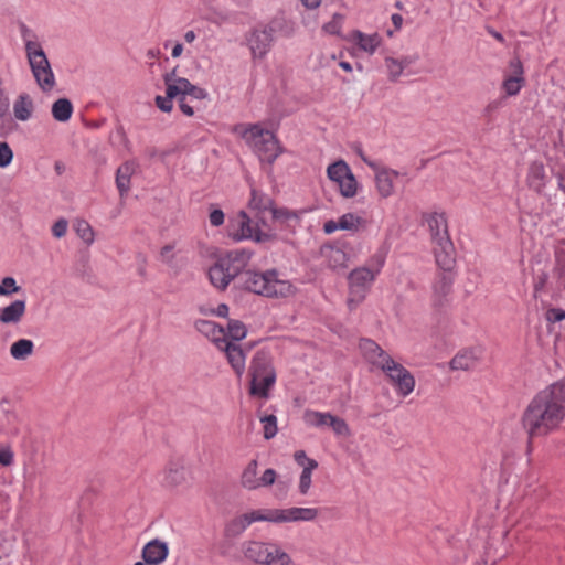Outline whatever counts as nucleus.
Returning a JSON list of instances; mask_svg holds the SVG:
<instances>
[{
  "label": "nucleus",
  "mask_w": 565,
  "mask_h": 565,
  "mask_svg": "<svg viewBox=\"0 0 565 565\" xmlns=\"http://www.w3.org/2000/svg\"><path fill=\"white\" fill-rule=\"evenodd\" d=\"M565 420V380L540 391L526 406L522 427L530 440L557 430Z\"/></svg>",
  "instance_id": "f257e3e1"
},
{
  "label": "nucleus",
  "mask_w": 565,
  "mask_h": 565,
  "mask_svg": "<svg viewBox=\"0 0 565 565\" xmlns=\"http://www.w3.org/2000/svg\"><path fill=\"white\" fill-rule=\"evenodd\" d=\"M359 348L364 359L385 374L387 381L395 388L399 397L405 398L413 393L416 385L413 374L405 366L395 361L375 341L362 339L359 343Z\"/></svg>",
  "instance_id": "f03ea898"
},
{
  "label": "nucleus",
  "mask_w": 565,
  "mask_h": 565,
  "mask_svg": "<svg viewBox=\"0 0 565 565\" xmlns=\"http://www.w3.org/2000/svg\"><path fill=\"white\" fill-rule=\"evenodd\" d=\"M237 284L246 291L267 298H286L292 296L296 291L294 285L281 278L275 269L264 273L243 269Z\"/></svg>",
  "instance_id": "7ed1b4c3"
},
{
  "label": "nucleus",
  "mask_w": 565,
  "mask_h": 565,
  "mask_svg": "<svg viewBox=\"0 0 565 565\" xmlns=\"http://www.w3.org/2000/svg\"><path fill=\"white\" fill-rule=\"evenodd\" d=\"M22 39L32 75L43 93H50L56 85L51 64L36 35L26 28L22 29Z\"/></svg>",
  "instance_id": "20e7f679"
},
{
  "label": "nucleus",
  "mask_w": 565,
  "mask_h": 565,
  "mask_svg": "<svg viewBox=\"0 0 565 565\" xmlns=\"http://www.w3.org/2000/svg\"><path fill=\"white\" fill-rule=\"evenodd\" d=\"M249 394L258 398H268L276 383V370L268 351L258 350L249 362Z\"/></svg>",
  "instance_id": "39448f33"
},
{
  "label": "nucleus",
  "mask_w": 565,
  "mask_h": 565,
  "mask_svg": "<svg viewBox=\"0 0 565 565\" xmlns=\"http://www.w3.org/2000/svg\"><path fill=\"white\" fill-rule=\"evenodd\" d=\"M250 258L252 253L247 249H235L227 253L210 267L207 275L211 284L215 288L224 290L234 278L238 279Z\"/></svg>",
  "instance_id": "423d86ee"
},
{
  "label": "nucleus",
  "mask_w": 565,
  "mask_h": 565,
  "mask_svg": "<svg viewBox=\"0 0 565 565\" xmlns=\"http://www.w3.org/2000/svg\"><path fill=\"white\" fill-rule=\"evenodd\" d=\"M242 137L262 162L271 164L282 152L276 136L260 125L247 126Z\"/></svg>",
  "instance_id": "0eeeda50"
},
{
  "label": "nucleus",
  "mask_w": 565,
  "mask_h": 565,
  "mask_svg": "<svg viewBox=\"0 0 565 565\" xmlns=\"http://www.w3.org/2000/svg\"><path fill=\"white\" fill-rule=\"evenodd\" d=\"M242 551L246 559L257 565H296L291 556L276 542L246 541Z\"/></svg>",
  "instance_id": "6e6552de"
},
{
  "label": "nucleus",
  "mask_w": 565,
  "mask_h": 565,
  "mask_svg": "<svg viewBox=\"0 0 565 565\" xmlns=\"http://www.w3.org/2000/svg\"><path fill=\"white\" fill-rule=\"evenodd\" d=\"M252 525L255 522H310L319 512L316 508L258 509L245 513Z\"/></svg>",
  "instance_id": "1a4fd4ad"
},
{
  "label": "nucleus",
  "mask_w": 565,
  "mask_h": 565,
  "mask_svg": "<svg viewBox=\"0 0 565 565\" xmlns=\"http://www.w3.org/2000/svg\"><path fill=\"white\" fill-rule=\"evenodd\" d=\"M262 221H254L245 211H239L231 217L227 225L228 236L236 242L253 241L256 243H266L273 239L268 231L262 230Z\"/></svg>",
  "instance_id": "9d476101"
},
{
  "label": "nucleus",
  "mask_w": 565,
  "mask_h": 565,
  "mask_svg": "<svg viewBox=\"0 0 565 565\" xmlns=\"http://www.w3.org/2000/svg\"><path fill=\"white\" fill-rule=\"evenodd\" d=\"M362 159L374 173L375 190L381 199H388L394 195L397 185L408 180L406 172H399L390 167L381 166L374 161L367 160L366 158Z\"/></svg>",
  "instance_id": "9b49d317"
},
{
  "label": "nucleus",
  "mask_w": 565,
  "mask_h": 565,
  "mask_svg": "<svg viewBox=\"0 0 565 565\" xmlns=\"http://www.w3.org/2000/svg\"><path fill=\"white\" fill-rule=\"evenodd\" d=\"M326 172L342 198L352 199L358 194L360 184L350 166L343 159L329 164Z\"/></svg>",
  "instance_id": "f8f14e48"
},
{
  "label": "nucleus",
  "mask_w": 565,
  "mask_h": 565,
  "mask_svg": "<svg viewBox=\"0 0 565 565\" xmlns=\"http://www.w3.org/2000/svg\"><path fill=\"white\" fill-rule=\"evenodd\" d=\"M375 278L376 275L364 266L358 267L349 274L348 307L350 310L356 308L365 299Z\"/></svg>",
  "instance_id": "ddd939ff"
},
{
  "label": "nucleus",
  "mask_w": 565,
  "mask_h": 565,
  "mask_svg": "<svg viewBox=\"0 0 565 565\" xmlns=\"http://www.w3.org/2000/svg\"><path fill=\"white\" fill-rule=\"evenodd\" d=\"M302 420L308 427L324 428L330 427L337 436L349 437L351 435L348 423L329 412H318L306 409L302 414Z\"/></svg>",
  "instance_id": "4468645a"
},
{
  "label": "nucleus",
  "mask_w": 565,
  "mask_h": 565,
  "mask_svg": "<svg viewBox=\"0 0 565 565\" xmlns=\"http://www.w3.org/2000/svg\"><path fill=\"white\" fill-rule=\"evenodd\" d=\"M367 220L362 215L353 212H348L341 215L337 221L329 220L323 224V232L328 235L337 231H347L358 233L365 230Z\"/></svg>",
  "instance_id": "2eb2a0df"
},
{
  "label": "nucleus",
  "mask_w": 565,
  "mask_h": 565,
  "mask_svg": "<svg viewBox=\"0 0 565 565\" xmlns=\"http://www.w3.org/2000/svg\"><path fill=\"white\" fill-rule=\"evenodd\" d=\"M273 32L271 28L265 26L248 34L246 41L254 58H263L269 52L274 42Z\"/></svg>",
  "instance_id": "dca6fc26"
},
{
  "label": "nucleus",
  "mask_w": 565,
  "mask_h": 565,
  "mask_svg": "<svg viewBox=\"0 0 565 565\" xmlns=\"http://www.w3.org/2000/svg\"><path fill=\"white\" fill-rule=\"evenodd\" d=\"M344 39L367 55H373L383 42L377 32L367 34L360 30L351 31Z\"/></svg>",
  "instance_id": "f3484780"
},
{
  "label": "nucleus",
  "mask_w": 565,
  "mask_h": 565,
  "mask_svg": "<svg viewBox=\"0 0 565 565\" xmlns=\"http://www.w3.org/2000/svg\"><path fill=\"white\" fill-rule=\"evenodd\" d=\"M218 350L224 352L233 372L241 377L246 369V354L241 345L227 340L226 342H223Z\"/></svg>",
  "instance_id": "a211bd4d"
},
{
  "label": "nucleus",
  "mask_w": 565,
  "mask_h": 565,
  "mask_svg": "<svg viewBox=\"0 0 565 565\" xmlns=\"http://www.w3.org/2000/svg\"><path fill=\"white\" fill-rule=\"evenodd\" d=\"M434 254L437 266L443 270L441 274H451L456 264L451 239L434 244Z\"/></svg>",
  "instance_id": "6ab92c4d"
},
{
  "label": "nucleus",
  "mask_w": 565,
  "mask_h": 565,
  "mask_svg": "<svg viewBox=\"0 0 565 565\" xmlns=\"http://www.w3.org/2000/svg\"><path fill=\"white\" fill-rule=\"evenodd\" d=\"M425 222L429 228L433 244L450 239L447 218L444 213H429L425 216Z\"/></svg>",
  "instance_id": "aec40b11"
},
{
  "label": "nucleus",
  "mask_w": 565,
  "mask_h": 565,
  "mask_svg": "<svg viewBox=\"0 0 565 565\" xmlns=\"http://www.w3.org/2000/svg\"><path fill=\"white\" fill-rule=\"evenodd\" d=\"M274 206L275 204L270 196L254 188L252 189L248 209L254 214L255 218L262 221L263 225H266L264 221V214L266 212L271 213Z\"/></svg>",
  "instance_id": "412c9836"
},
{
  "label": "nucleus",
  "mask_w": 565,
  "mask_h": 565,
  "mask_svg": "<svg viewBox=\"0 0 565 565\" xmlns=\"http://www.w3.org/2000/svg\"><path fill=\"white\" fill-rule=\"evenodd\" d=\"M454 278L451 274H438L433 284L431 302L435 307H441L450 295Z\"/></svg>",
  "instance_id": "4be33fe9"
},
{
  "label": "nucleus",
  "mask_w": 565,
  "mask_h": 565,
  "mask_svg": "<svg viewBox=\"0 0 565 565\" xmlns=\"http://www.w3.org/2000/svg\"><path fill=\"white\" fill-rule=\"evenodd\" d=\"M26 312V302L22 299H17L8 306L0 308V324H19Z\"/></svg>",
  "instance_id": "5701e85b"
},
{
  "label": "nucleus",
  "mask_w": 565,
  "mask_h": 565,
  "mask_svg": "<svg viewBox=\"0 0 565 565\" xmlns=\"http://www.w3.org/2000/svg\"><path fill=\"white\" fill-rule=\"evenodd\" d=\"M169 554L168 544L159 540H152L143 546L142 558L147 565H159Z\"/></svg>",
  "instance_id": "b1692460"
},
{
  "label": "nucleus",
  "mask_w": 565,
  "mask_h": 565,
  "mask_svg": "<svg viewBox=\"0 0 565 565\" xmlns=\"http://www.w3.org/2000/svg\"><path fill=\"white\" fill-rule=\"evenodd\" d=\"M163 82L166 85V94L169 97H174L178 99L181 97H186V90L190 86V81L178 76L175 70L166 73L163 75Z\"/></svg>",
  "instance_id": "393cba45"
},
{
  "label": "nucleus",
  "mask_w": 565,
  "mask_h": 565,
  "mask_svg": "<svg viewBox=\"0 0 565 565\" xmlns=\"http://www.w3.org/2000/svg\"><path fill=\"white\" fill-rule=\"evenodd\" d=\"M481 358L478 349H467L458 352L450 361V367L456 371H469L475 369Z\"/></svg>",
  "instance_id": "a878e982"
},
{
  "label": "nucleus",
  "mask_w": 565,
  "mask_h": 565,
  "mask_svg": "<svg viewBox=\"0 0 565 565\" xmlns=\"http://www.w3.org/2000/svg\"><path fill=\"white\" fill-rule=\"evenodd\" d=\"M547 182V175L545 171V167L542 162L533 161L530 163L526 174V184L527 186L541 193L545 188Z\"/></svg>",
  "instance_id": "bb28decb"
},
{
  "label": "nucleus",
  "mask_w": 565,
  "mask_h": 565,
  "mask_svg": "<svg viewBox=\"0 0 565 565\" xmlns=\"http://www.w3.org/2000/svg\"><path fill=\"white\" fill-rule=\"evenodd\" d=\"M137 164L134 161H127L119 166L116 172V186L121 199H125L130 191V180L136 172Z\"/></svg>",
  "instance_id": "cd10ccee"
},
{
  "label": "nucleus",
  "mask_w": 565,
  "mask_h": 565,
  "mask_svg": "<svg viewBox=\"0 0 565 565\" xmlns=\"http://www.w3.org/2000/svg\"><path fill=\"white\" fill-rule=\"evenodd\" d=\"M303 212L290 210L288 207L274 206L271 211L273 221L279 226L295 228L300 224Z\"/></svg>",
  "instance_id": "c85d7f7f"
},
{
  "label": "nucleus",
  "mask_w": 565,
  "mask_h": 565,
  "mask_svg": "<svg viewBox=\"0 0 565 565\" xmlns=\"http://www.w3.org/2000/svg\"><path fill=\"white\" fill-rule=\"evenodd\" d=\"M195 327L201 333L210 338L211 341L216 344L217 349L223 344V342L228 340L226 339L225 330L213 321L199 320L196 321Z\"/></svg>",
  "instance_id": "c756f323"
},
{
  "label": "nucleus",
  "mask_w": 565,
  "mask_h": 565,
  "mask_svg": "<svg viewBox=\"0 0 565 565\" xmlns=\"http://www.w3.org/2000/svg\"><path fill=\"white\" fill-rule=\"evenodd\" d=\"M34 111V103L28 93L20 94L13 103V115L19 121H28Z\"/></svg>",
  "instance_id": "7c9ffc66"
},
{
  "label": "nucleus",
  "mask_w": 565,
  "mask_h": 565,
  "mask_svg": "<svg viewBox=\"0 0 565 565\" xmlns=\"http://www.w3.org/2000/svg\"><path fill=\"white\" fill-rule=\"evenodd\" d=\"M159 260L177 271L182 262L181 250L178 248L177 243H169L161 247L159 253Z\"/></svg>",
  "instance_id": "2f4dec72"
},
{
  "label": "nucleus",
  "mask_w": 565,
  "mask_h": 565,
  "mask_svg": "<svg viewBox=\"0 0 565 565\" xmlns=\"http://www.w3.org/2000/svg\"><path fill=\"white\" fill-rule=\"evenodd\" d=\"M188 471L184 467L179 465H170L163 477V484L168 488L175 489L186 484Z\"/></svg>",
  "instance_id": "473e14b6"
},
{
  "label": "nucleus",
  "mask_w": 565,
  "mask_h": 565,
  "mask_svg": "<svg viewBox=\"0 0 565 565\" xmlns=\"http://www.w3.org/2000/svg\"><path fill=\"white\" fill-rule=\"evenodd\" d=\"M34 342L30 339H19L9 349L10 355L17 361H24L34 353Z\"/></svg>",
  "instance_id": "72a5a7b5"
},
{
  "label": "nucleus",
  "mask_w": 565,
  "mask_h": 565,
  "mask_svg": "<svg viewBox=\"0 0 565 565\" xmlns=\"http://www.w3.org/2000/svg\"><path fill=\"white\" fill-rule=\"evenodd\" d=\"M241 484L247 490H256L259 488L257 460L254 459L249 461L248 465L244 468L241 476Z\"/></svg>",
  "instance_id": "f704fd0d"
},
{
  "label": "nucleus",
  "mask_w": 565,
  "mask_h": 565,
  "mask_svg": "<svg viewBox=\"0 0 565 565\" xmlns=\"http://www.w3.org/2000/svg\"><path fill=\"white\" fill-rule=\"evenodd\" d=\"M73 105L67 98H60L52 105V116L55 120L65 122L73 114Z\"/></svg>",
  "instance_id": "c9c22d12"
},
{
  "label": "nucleus",
  "mask_w": 565,
  "mask_h": 565,
  "mask_svg": "<svg viewBox=\"0 0 565 565\" xmlns=\"http://www.w3.org/2000/svg\"><path fill=\"white\" fill-rule=\"evenodd\" d=\"M388 249L385 246H381L375 253L367 259L366 267L374 275H379L385 265Z\"/></svg>",
  "instance_id": "e433bc0d"
},
{
  "label": "nucleus",
  "mask_w": 565,
  "mask_h": 565,
  "mask_svg": "<svg viewBox=\"0 0 565 565\" xmlns=\"http://www.w3.org/2000/svg\"><path fill=\"white\" fill-rule=\"evenodd\" d=\"M249 520L246 514H241L234 519H232L225 526V533L228 536H237L241 535L248 526Z\"/></svg>",
  "instance_id": "4c0bfd02"
},
{
  "label": "nucleus",
  "mask_w": 565,
  "mask_h": 565,
  "mask_svg": "<svg viewBox=\"0 0 565 565\" xmlns=\"http://www.w3.org/2000/svg\"><path fill=\"white\" fill-rule=\"evenodd\" d=\"M308 465V467H305V469H302L299 477L298 489L300 494L302 495L308 494L311 487L312 472L318 468L317 461H310Z\"/></svg>",
  "instance_id": "58836bf2"
},
{
  "label": "nucleus",
  "mask_w": 565,
  "mask_h": 565,
  "mask_svg": "<svg viewBox=\"0 0 565 565\" xmlns=\"http://www.w3.org/2000/svg\"><path fill=\"white\" fill-rule=\"evenodd\" d=\"M525 85V79L514 78L510 76L503 75V81L501 88L504 93L505 97L516 96L523 86Z\"/></svg>",
  "instance_id": "ea45409f"
},
{
  "label": "nucleus",
  "mask_w": 565,
  "mask_h": 565,
  "mask_svg": "<svg viewBox=\"0 0 565 565\" xmlns=\"http://www.w3.org/2000/svg\"><path fill=\"white\" fill-rule=\"evenodd\" d=\"M74 228L78 237L85 242L86 244H92L94 242L95 235L93 227L85 220H77L74 224Z\"/></svg>",
  "instance_id": "a19ab883"
},
{
  "label": "nucleus",
  "mask_w": 565,
  "mask_h": 565,
  "mask_svg": "<svg viewBox=\"0 0 565 565\" xmlns=\"http://www.w3.org/2000/svg\"><path fill=\"white\" fill-rule=\"evenodd\" d=\"M344 19L343 14L334 13L332 19L322 25V32L329 35H341Z\"/></svg>",
  "instance_id": "79ce46f5"
},
{
  "label": "nucleus",
  "mask_w": 565,
  "mask_h": 565,
  "mask_svg": "<svg viewBox=\"0 0 565 565\" xmlns=\"http://www.w3.org/2000/svg\"><path fill=\"white\" fill-rule=\"evenodd\" d=\"M247 330L243 322L238 320H230L227 323L226 339L239 341L246 337Z\"/></svg>",
  "instance_id": "37998d69"
},
{
  "label": "nucleus",
  "mask_w": 565,
  "mask_h": 565,
  "mask_svg": "<svg viewBox=\"0 0 565 565\" xmlns=\"http://www.w3.org/2000/svg\"><path fill=\"white\" fill-rule=\"evenodd\" d=\"M260 423L263 424L264 438L267 440L274 438L278 431L277 417L275 415H264L260 417Z\"/></svg>",
  "instance_id": "c03bdc74"
},
{
  "label": "nucleus",
  "mask_w": 565,
  "mask_h": 565,
  "mask_svg": "<svg viewBox=\"0 0 565 565\" xmlns=\"http://www.w3.org/2000/svg\"><path fill=\"white\" fill-rule=\"evenodd\" d=\"M385 67L387 71L388 79L392 82H396L404 72V68L397 62V58L392 56L385 57Z\"/></svg>",
  "instance_id": "a18cd8bd"
},
{
  "label": "nucleus",
  "mask_w": 565,
  "mask_h": 565,
  "mask_svg": "<svg viewBox=\"0 0 565 565\" xmlns=\"http://www.w3.org/2000/svg\"><path fill=\"white\" fill-rule=\"evenodd\" d=\"M505 76L525 79L524 67L519 57H514L509 62L508 70L504 72Z\"/></svg>",
  "instance_id": "49530a36"
},
{
  "label": "nucleus",
  "mask_w": 565,
  "mask_h": 565,
  "mask_svg": "<svg viewBox=\"0 0 565 565\" xmlns=\"http://www.w3.org/2000/svg\"><path fill=\"white\" fill-rule=\"evenodd\" d=\"M14 463V451L10 444L0 441V466L10 467Z\"/></svg>",
  "instance_id": "de8ad7c7"
},
{
  "label": "nucleus",
  "mask_w": 565,
  "mask_h": 565,
  "mask_svg": "<svg viewBox=\"0 0 565 565\" xmlns=\"http://www.w3.org/2000/svg\"><path fill=\"white\" fill-rule=\"evenodd\" d=\"M20 286L17 285V281L13 277H4L0 281V296H11L12 294H17L20 291Z\"/></svg>",
  "instance_id": "09e8293b"
},
{
  "label": "nucleus",
  "mask_w": 565,
  "mask_h": 565,
  "mask_svg": "<svg viewBox=\"0 0 565 565\" xmlns=\"http://www.w3.org/2000/svg\"><path fill=\"white\" fill-rule=\"evenodd\" d=\"M13 160V151L8 142L0 141V168H7Z\"/></svg>",
  "instance_id": "8fccbe9b"
},
{
  "label": "nucleus",
  "mask_w": 565,
  "mask_h": 565,
  "mask_svg": "<svg viewBox=\"0 0 565 565\" xmlns=\"http://www.w3.org/2000/svg\"><path fill=\"white\" fill-rule=\"evenodd\" d=\"M173 99H174V97H169L167 94H166V96H157L156 105L160 110H162L164 113H170L173 108V103H172Z\"/></svg>",
  "instance_id": "3c124183"
},
{
  "label": "nucleus",
  "mask_w": 565,
  "mask_h": 565,
  "mask_svg": "<svg viewBox=\"0 0 565 565\" xmlns=\"http://www.w3.org/2000/svg\"><path fill=\"white\" fill-rule=\"evenodd\" d=\"M277 473L274 469L268 468L266 469L262 477H259V488L262 487H269L275 483Z\"/></svg>",
  "instance_id": "603ef678"
},
{
  "label": "nucleus",
  "mask_w": 565,
  "mask_h": 565,
  "mask_svg": "<svg viewBox=\"0 0 565 565\" xmlns=\"http://www.w3.org/2000/svg\"><path fill=\"white\" fill-rule=\"evenodd\" d=\"M68 223L66 220L61 218L56 221L52 226V234L56 238H62L67 232Z\"/></svg>",
  "instance_id": "864d4df0"
},
{
  "label": "nucleus",
  "mask_w": 565,
  "mask_h": 565,
  "mask_svg": "<svg viewBox=\"0 0 565 565\" xmlns=\"http://www.w3.org/2000/svg\"><path fill=\"white\" fill-rule=\"evenodd\" d=\"M545 318L548 322H558L565 319V310L559 308H550L546 313Z\"/></svg>",
  "instance_id": "5fc2aeb1"
},
{
  "label": "nucleus",
  "mask_w": 565,
  "mask_h": 565,
  "mask_svg": "<svg viewBox=\"0 0 565 565\" xmlns=\"http://www.w3.org/2000/svg\"><path fill=\"white\" fill-rule=\"evenodd\" d=\"M224 220H225V215L222 210L214 209L210 212L209 221L212 226L217 227V226L222 225L224 223Z\"/></svg>",
  "instance_id": "6e6d98bb"
},
{
  "label": "nucleus",
  "mask_w": 565,
  "mask_h": 565,
  "mask_svg": "<svg viewBox=\"0 0 565 565\" xmlns=\"http://www.w3.org/2000/svg\"><path fill=\"white\" fill-rule=\"evenodd\" d=\"M207 95L209 94L204 88H201L190 83V86L188 87L186 90V96H191L195 99H205Z\"/></svg>",
  "instance_id": "4d7b16f0"
},
{
  "label": "nucleus",
  "mask_w": 565,
  "mask_h": 565,
  "mask_svg": "<svg viewBox=\"0 0 565 565\" xmlns=\"http://www.w3.org/2000/svg\"><path fill=\"white\" fill-rule=\"evenodd\" d=\"M9 97L2 87V81L0 79V117H3L9 110Z\"/></svg>",
  "instance_id": "13d9d810"
},
{
  "label": "nucleus",
  "mask_w": 565,
  "mask_h": 565,
  "mask_svg": "<svg viewBox=\"0 0 565 565\" xmlns=\"http://www.w3.org/2000/svg\"><path fill=\"white\" fill-rule=\"evenodd\" d=\"M6 416L8 419V425L1 426L0 429L7 434H15L18 431L15 414H7Z\"/></svg>",
  "instance_id": "bf43d9fd"
},
{
  "label": "nucleus",
  "mask_w": 565,
  "mask_h": 565,
  "mask_svg": "<svg viewBox=\"0 0 565 565\" xmlns=\"http://www.w3.org/2000/svg\"><path fill=\"white\" fill-rule=\"evenodd\" d=\"M295 461L305 469V467H308L310 461H316L312 458H308L306 452L303 450H297L294 454Z\"/></svg>",
  "instance_id": "052dcab7"
},
{
  "label": "nucleus",
  "mask_w": 565,
  "mask_h": 565,
  "mask_svg": "<svg viewBox=\"0 0 565 565\" xmlns=\"http://www.w3.org/2000/svg\"><path fill=\"white\" fill-rule=\"evenodd\" d=\"M179 100V107L181 111L186 116H193V108L185 102V97H181Z\"/></svg>",
  "instance_id": "680f3d73"
},
{
  "label": "nucleus",
  "mask_w": 565,
  "mask_h": 565,
  "mask_svg": "<svg viewBox=\"0 0 565 565\" xmlns=\"http://www.w3.org/2000/svg\"><path fill=\"white\" fill-rule=\"evenodd\" d=\"M501 106L500 100H492L484 107V115L491 116L494 111H497Z\"/></svg>",
  "instance_id": "e2e57ef3"
},
{
  "label": "nucleus",
  "mask_w": 565,
  "mask_h": 565,
  "mask_svg": "<svg viewBox=\"0 0 565 565\" xmlns=\"http://www.w3.org/2000/svg\"><path fill=\"white\" fill-rule=\"evenodd\" d=\"M416 61L415 56L411 55H404L397 58V62L401 64V66L405 70L408 66H411Z\"/></svg>",
  "instance_id": "0e129e2a"
},
{
  "label": "nucleus",
  "mask_w": 565,
  "mask_h": 565,
  "mask_svg": "<svg viewBox=\"0 0 565 565\" xmlns=\"http://www.w3.org/2000/svg\"><path fill=\"white\" fill-rule=\"evenodd\" d=\"M391 19L395 30H399L403 24V17L398 13H394Z\"/></svg>",
  "instance_id": "69168bd1"
},
{
  "label": "nucleus",
  "mask_w": 565,
  "mask_h": 565,
  "mask_svg": "<svg viewBox=\"0 0 565 565\" xmlns=\"http://www.w3.org/2000/svg\"><path fill=\"white\" fill-rule=\"evenodd\" d=\"M182 52H183V45L181 43H177L172 47L171 55H172L173 58H177V57H180L182 55Z\"/></svg>",
  "instance_id": "338daca9"
},
{
  "label": "nucleus",
  "mask_w": 565,
  "mask_h": 565,
  "mask_svg": "<svg viewBox=\"0 0 565 565\" xmlns=\"http://www.w3.org/2000/svg\"><path fill=\"white\" fill-rule=\"evenodd\" d=\"M558 186L565 193V171L557 174Z\"/></svg>",
  "instance_id": "774afa93"
}]
</instances>
